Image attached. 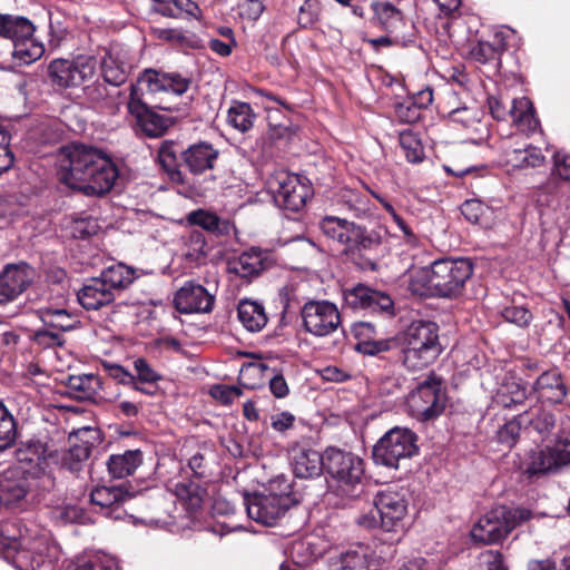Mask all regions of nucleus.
Listing matches in <instances>:
<instances>
[{"mask_svg":"<svg viewBox=\"0 0 570 570\" xmlns=\"http://www.w3.org/2000/svg\"><path fill=\"white\" fill-rule=\"evenodd\" d=\"M330 492L353 500L363 492L364 461L356 454L330 446L325 450Z\"/></svg>","mask_w":570,"mask_h":570,"instance_id":"nucleus-2","label":"nucleus"},{"mask_svg":"<svg viewBox=\"0 0 570 570\" xmlns=\"http://www.w3.org/2000/svg\"><path fill=\"white\" fill-rule=\"evenodd\" d=\"M35 271L27 263L8 265L0 274V304L14 301L31 284Z\"/></svg>","mask_w":570,"mask_h":570,"instance_id":"nucleus-18","label":"nucleus"},{"mask_svg":"<svg viewBox=\"0 0 570 570\" xmlns=\"http://www.w3.org/2000/svg\"><path fill=\"white\" fill-rule=\"evenodd\" d=\"M566 186L558 183L556 179L548 180L544 185L538 188L535 193V203L539 207L541 225L546 226L550 223V212H554L557 217L553 224L560 227L567 220L569 204L562 202L566 194Z\"/></svg>","mask_w":570,"mask_h":570,"instance_id":"nucleus-14","label":"nucleus"},{"mask_svg":"<svg viewBox=\"0 0 570 570\" xmlns=\"http://www.w3.org/2000/svg\"><path fill=\"white\" fill-rule=\"evenodd\" d=\"M94 166L86 177V181L80 185L79 191L88 196H100L108 193L116 179L118 178V169L112 160L102 151L94 160Z\"/></svg>","mask_w":570,"mask_h":570,"instance_id":"nucleus-16","label":"nucleus"},{"mask_svg":"<svg viewBox=\"0 0 570 570\" xmlns=\"http://www.w3.org/2000/svg\"><path fill=\"white\" fill-rule=\"evenodd\" d=\"M175 495L183 501L188 510H197L203 502L204 490L194 481H181L174 485Z\"/></svg>","mask_w":570,"mask_h":570,"instance_id":"nucleus-48","label":"nucleus"},{"mask_svg":"<svg viewBox=\"0 0 570 570\" xmlns=\"http://www.w3.org/2000/svg\"><path fill=\"white\" fill-rule=\"evenodd\" d=\"M322 4L320 0H305L298 9L297 23L301 29H313L320 20Z\"/></svg>","mask_w":570,"mask_h":570,"instance_id":"nucleus-53","label":"nucleus"},{"mask_svg":"<svg viewBox=\"0 0 570 570\" xmlns=\"http://www.w3.org/2000/svg\"><path fill=\"white\" fill-rule=\"evenodd\" d=\"M401 493H397L400 495V500L397 502L394 501V532L396 531V527L399 525L397 522L401 521V529L402 531H406L411 524V520H404L407 514V505L411 499V494L409 490H405L403 487H401Z\"/></svg>","mask_w":570,"mask_h":570,"instance_id":"nucleus-61","label":"nucleus"},{"mask_svg":"<svg viewBox=\"0 0 570 570\" xmlns=\"http://www.w3.org/2000/svg\"><path fill=\"white\" fill-rule=\"evenodd\" d=\"M158 163L173 180H179L181 174L177 169V157L173 142L161 144L158 150Z\"/></svg>","mask_w":570,"mask_h":570,"instance_id":"nucleus-54","label":"nucleus"},{"mask_svg":"<svg viewBox=\"0 0 570 570\" xmlns=\"http://www.w3.org/2000/svg\"><path fill=\"white\" fill-rule=\"evenodd\" d=\"M538 397L550 403H560L567 395V387L558 370L543 372L533 386Z\"/></svg>","mask_w":570,"mask_h":570,"instance_id":"nucleus-29","label":"nucleus"},{"mask_svg":"<svg viewBox=\"0 0 570 570\" xmlns=\"http://www.w3.org/2000/svg\"><path fill=\"white\" fill-rule=\"evenodd\" d=\"M187 220L190 225L199 226L216 235H228L234 228L229 220L220 219L215 213L204 209L189 213Z\"/></svg>","mask_w":570,"mask_h":570,"instance_id":"nucleus-37","label":"nucleus"},{"mask_svg":"<svg viewBox=\"0 0 570 570\" xmlns=\"http://www.w3.org/2000/svg\"><path fill=\"white\" fill-rule=\"evenodd\" d=\"M100 150L85 145H73L68 148V165L59 171V179L71 189L78 190L86 181L94 160Z\"/></svg>","mask_w":570,"mask_h":570,"instance_id":"nucleus-13","label":"nucleus"},{"mask_svg":"<svg viewBox=\"0 0 570 570\" xmlns=\"http://www.w3.org/2000/svg\"><path fill=\"white\" fill-rule=\"evenodd\" d=\"M397 82L394 77V83ZM433 102L432 89L426 87L414 94H411L403 82L394 87V107H429Z\"/></svg>","mask_w":570,"mask_h":570,"instance_id":"nucleus-42","label":"nucleus"},{"mask_svg":"<svg viewBox=\"0 0 570 570\" xmlns=\"http://www.w3.org/2000/svg\"><path fill=\"white\" fill-rule=\"evenodd\" d=\"M36 27L31 20L22 16L0 13V38L14 43L21 39L33 36Z\"/></svg>","mask_w":570,"mask_h":570,"instance_id":"nucleus-32","label":"nucleus"},{"mask_svg":"<svg viewBox=\"0 0 570 570\" xmlns=\"http://www.w3.org/2000/svg\"><path fill=\"white\" fill-rule=\"evenodd\" d=\"M18 436V425L12 413L0 401V452L10 449Z\"/></svg>","mask_w":570,"mask_h":570,"instance_id":"nucleus-46","label":"nucleus"},{"mask_svg":"<svg viewBox=\"0 0 570 570\" xmlns=\"http://www.w3.org/2000/svg\"><path fill=\"white\" fill-rule=\"evenodd\" d=\"M94 166L86 177V181L80 185L79 191L88 196H100L108 193L116 179L118 178V169L112 160L102 151L94 160Z\"/></svg>","mask_w":570,"mask_h":570,"instance_id":"nucleus-17","label":"nucleus"},{"mask_svg":"<svg viewBox=\"0 0 570 570\" xmlns=\"http://www.w3.org/2000/svg\"><path fill=\"white\" fill-rule=\"evenodd\" d=\"M219 151L206 141L190 145L181 153L183 164L194 175H200L214 168Z\"/></svg>","mask_w":570,"mask_h":570,"instance_id":"nucleus-24","label":"nucleus"},{"mask_svg":"<svg viewBox=\"0 0 570 570\" xmlns=\"http://www.w3.org/2000/svg\"><path fill=\"white\" fill-rule=\"evenodd\" d=\"M527 399L525 387L519 382L503 383L498 390L494 401L503 407H512L522 404Z\"/></svg>","mask_w":570,"mask_h":570,"instance_id":"nucleus-47","label":"nucleus"},{"mask_svg":"<svg viewBox=\"0 0 570 570\" xmlns=\"http://www.w3.org/2000/svg\"><path fill=\"white\" fill-rule=\"evenodd\" d=\"M357 523L365 528L380 525L385 531L392 530V495L390 492H377L374 509L368 514L358 518Z\"/></svg>","mask_w":570,"mask_h":570,"instance_id":"nucleus-28","label":"nucleus"},{"mask_svg":"<svg viewBox=\"0 0 570 570\" xmlns=\"http://www.w3.org/2000/svg\"><path fill=\"white\" fill-rule=\"evenodd\" d=\"M14 453L24 473L32 478H40L46 474L51 452L47 443L40 438L31 436L20 441Z\"/></svg>","mask_w":570,"mask_h":570,"instance_id":"nucleus-15","label":"nucleus"},{"mask_svg":"<svg viewBox=\"0 0 570 570\" xmlns=\"http://www.w3.org/2000/svg\"><path fill=\"white\" fill-rule=\"evenodd\" d=\"M135 119L136 129L150 138L163 136L174 125L173 118L155 109H129Z\"/></svg>","mask_w":570,"mask_h":570,"instance_id":"nucleus-26","label":"nucleus"},{"mask_svg":"<svg viewBox=\"0 0 570 570\" xmlns=\"http://www.w3.org/2000/svg\"><path fill=\"white\" fill-rule=\"evenodd\" d=\"M432 287L440 297H456L472 276L473 266L464 258L439 259L432 265Z\"/></svg>","mask_w":570,"mask_h":570,"instance_id":"nucleus-8","label":"nucleus"},{"mask_svg":"<svg viewBox=\"0 0 570 570\" xmlns=\"http://www.w3.org/2000/svg\"><path fill=\"white\" fill-rule=\"evenodd\" d=\"M446 401L443 380L434 373H430L419 381L416 387L409 393L405 407L410 415L424 422L441 415Z\"/></svg>","mask_w":570,"mask_h":570,"instance_id":"nucleus-5","label":"nucleus"},{"mask_svg":"<svg viewBox=\"0 0 570 570\" xmlns=\"http://www.w3.org/2000/svg\"><path fill=\"white\" fill-rule=\"evenodd\" d=\"M531 512L527 509H510L499 505L490 510L473 525L471 537L474 541L494 544L505 539L509 533L529 520Z\"/></svg>","mask_w":570,"mask_h":570,"instance_id":"nucleus-4","label":"nucleus"},{"mask_svg":"<svg viewBox=\"0 0 570 570\" xmlns=\"http://www.w3.org/2000/svg\"><path fill=\"white\" fill-rule=\"evenodd\" d=\"M190 85L191 78L188 76L147 68L139 73L137 82L130 85V100L127 107H150L142 101L144 89L150 94L164 91L181 96L189 89Z\"/></svg>","mask_w":570,"mask_h":570,"instance_id":"nucleus-6","label":"nucleus"},{"mask_svg":"<svg viewBox=\"0 0 570 570\" xmlns=\"http://www.w3.org/2000/svg\"><path fill=\"white\" fill-rule=\"evenodd\" d=\"M174 303L180 313H206L213 308L214 296L204 286L190 282L177 291Z\"/></svg>","mask_w":570,"mask_h":570,"instance_id":"nucleus-21","label":"nucleus"},{"mask_svg":"<svg viewBox=\"0 0 570 570\" xmlns=\"http://www.w3.org/2000/svg\"><path fill=\"white\" fill-rule=\"evenodd\" d=\"M10 55L16 65L24 66L30 65L41 58L45 48L40 42H37L33 36L21 39L10 45Z\"/></svg>","mask_w":570,"mask_h":570,"instance_id":"nucleus-41","label":"nucleus"},{"mask_svg":"<svg viewBox=\"0 0 570 570\" xmlns=\"http://www.w3.org/2000/svg\"><path fill=\"white\" fill-rule=\"evenodd\" d=\"M344 301L353 309L389 312L392 308V298L387 294L363 284L344 289Z\"/></svg>","mask_w":570,"mask_h":570,"instance_id":"nucleus-20","label":"nucleus"},{"mask_svg":"<svg viewBox=\"0 0 570 570\" xmlns=\"http://www.w3.org/2000/svg\"><path fill=\"white\" fill-rule=\"evenodd\" d=\"M157 38L190 49H203L202 40L195 35L186 36L180 29L165 28L156 31Z\"/></svg>","mask_w":570,"mask_h":570,"instance_id":"nucleus-50","label":"nucleus"},{"mask_svg":"<svg viewBox=\"0 0 570 570\" xmlns=\"http://www.w3.org/2000/svg\"><path fill=\"white\" fill-rule=\"evenodd\" d=\"M417 436L409 429L394 426V459L411 458L417 453Z\"/></svg>","mask_w":570,"mask_h":570,"instance_id":"nucleus-45","label":"nucleus"},{"mask_svg":"<svg viewBox=\"0 0 570 570\" xmlns=\"http://www.w3.org/2000/svg\"><path fill=\"white\" fill-rule=\"evenodd\" d=\"M0 556L19 570H55L57 548L45 530H27L13 523L0 524Z\"/></svg>","mask_w":570,"mask_h":570,"instance_id":"nucleus-1","label":"nucleus"},{"mask_svg":"<svg viewBox=\"0 0 570 570\" xmlns=\"http://www.w3.org/2000/svg\"><path fill=\"white\" fill-rule=\"evenodd\" d=\"M73 570H119L118 561L110 554L97 552L89 556Z\"/></svg>","mask_w":570,"mask_h":570,"instance_id":"nucleus-55","label":"nucleus"},{"mask_svg":"<svg viewBox=\"0 0 570 570\" xmlns=\"http://www.w3.org/2000/svg\"><path fill=\"white\" fill-rule=\"evenodd\" d=\"M91 449L87 443L76 444L63 455L62 461L70 471H78L80 464L88 460Z\"/></svg>","mask_w":570,"mask_h":570,"instance_id":"nucleus-60","label":"nucleus"},{"mask_svg":"<svg viewBox=\"0 0 570 570\" xmlns=\"http://www.w3.org/2000/svg\"><path fill=\"white\" fill-rule=\"evenodd\" d=\"M570 464V433L559 435L553 446L532 451L524 473L529 476L556 472Z\"/></svg>","mask_w":570,"mask_h":570,"instance_id":"nucleus-11","label":"nucleus"},{"mask_svg":"<svg viewBox=\"0 0 570 570\" xmlns=\"http://www.w3.org/2000/svg\"><path fill=\"white\" fill-rule=\"evenodd\" d=\"M400 287L417 296L435 295L432 287V266L411 269H404V275L400 278Z\"/></svg>","mask_w":570,"mask_h":570,"instance_id":"nucleus-31","label":"nucleus"},{"mask_svg":"<svg viewBox=\"0 0 570 570\" xmlns=\"http://www.w3.org/2000/svg\"><path fill=\"white\" fill-rule=\"evenodd\" d=\"M142 462V454L139 450H129L122 454H112L107 461L109 474L115 479H122L131 475Z\"/></svg>","mask_w":570,"mask_h":570,"instance_id":"nucleus-34","label":"nucleus"},{"mask_svg":"<svg viewBox=\"0 0 570 570\" xmlns=\"http://www.w3.org/2000/svg\"><path fill=\"white\" fill-rule=\"evenodd\" d=\"M471 570H508L499 551L487 550L479 554Z\"/></svg>","mask_w":570,"mask_h":570,"instance_id":"nucleus-59","label":"nucleus"},{"mask_svg":"<svg viewBox=\"0 0 570 570\" xmlns=\"http://www.w3.org/2000/svg\"><path fill=\"white\" fill-rule=\"evenodd\" d=\"M10 141V121L0 119V174L10 169L14 157L9 149Z\"/></svg>","mask_w":570,"mask_h":570,"instance_id":"nucleus-58","label":"nucleus"},{"mask_svg":"<svg viewBox=\"0 0 570 570\" xmlns=\"http://www.w3.org/2000/svg\"><path fill=\"white\" fill-rule=\"evenodd\" d=\"M277 483L284 484L279 493H254L244 498L248 517L257 523L267 527L275 525L293 504L289 495L291 484L283 479L282 481L274 480L272 487Z\"/></svg>","mask_w":570,"mask_h":570,"instance_id":"nucleus-7","label":"nucleus"},{"mask_svg":"<svg viewBox=\"0 0 570 570\" xmlns=\"http://www.w3.org/2000/svg\"><path fill=\"white\" fill-rule=\"evenodd\" d=\"M394 225L397 227L400 233L394 232V239L399 243L394 244V254L400 257L402 269H411L413 258L419 246V238L414 234L410 225H407L401 217L394 214Z\"/></svg>","mask_w":570,"mask_h":570,"instance_id":"nucleus-25","label":"nucleus"},{"mask_svg":"<svg viewBox=\"0 0 570 570\" xmlns=\"http://www.w3.org/2000/svg\"><path fill=\"white\" fill-rule=\"evenodd\" d=\"M275 204L291 212H298L311 196V186L296 174L278 173L271 181Z\"/></svg>","mask_w":570,"mask_h":570,"instance_id":"nucleus-10","label":"nucleus"},{"mask_svg":"<svg viewBox=\"0 0 570 570\" xmlns=\"http://www.w3.org/2000/svg\"><path fill=\"white\" fill-rule=\"evenodd\" d=\"M104 80L112 86H120L127 80L125 65L107 53L101 61Z\"/></svg>","mask_w":570,"mask_h":570,"instance_id":"nucleus-49","label":"nucleus"},{"mask_svg":"<svg viewBox=\"0 0 570 570\" xmlns=\"http://www.w3.org/2000/svg\"><path fill=\"white\" fill-rule=\"evenodd\" d=\"M188 249L185 256L190 262H200L206 257V240L203 234L194 232L188 238Z\"/></svg>","mask_w":570,"mask_h":570,"instance_id":"nucleus-64","label":"nucleus"},{"mask_svg":"<svg viewBox=\"0 0 570 570\" xmlns=\"http://www.w3.org/2000/svg\"><path fill=\"white\" fill-rule=\"evenodd\" d=\"M490 111L498 119L508 116L517 130L522 134L533 132L539 126L534 109H490Z\"/></svg>","mask_w":570,"mask_h":570,"instance_id":"nucleus-40","label":"nucleus"},{"mask_svg":"<svg viewBox=\"0 0 570 570\" xmlns=\"http://www.w3.org/2000/svg\"><path fill=\"white\" fill-rule=\"evenodd\" d=\"M252 109H227V122L235 129L244 132L253 126L254 115Z\"/></svg>","mask_w":570,"mask_h":570,"instance_id":"nucleus-62","label":"nucleus"},{"mask_svg":"<svg viewBox=\"0 0 570 570\" xmlns=\"http://www.w3.org/2000/svg\"><path fill=\"white\" fill-rule=\"evenodd\" d=\"M47 327L59 332H67L75 328L77 321L66 309H49L43 316Z\"/></svg>","mask_w":570,"mask_h":570,"instance_id":"nucleus-56","label":"nucleus"},{"mask_svg":"<svg viewBox=\"0 0 570 570\" xmlns=\"http://www.w3.org/2000/svg\"><path fill=\"white\" fill-rule=\"evenodd\" d=\"M301 314L304 328L315 336L331 335L341 325L338 308L328 301H309L304 304Z\"/></svg>","mask_w":570,"mask_h":570,"instance_id":"nucleus-12","label":"nucleus"},{"mask_svg":"<svg viewBox=\"0 0 570 570\" xmlns=\"http://www.w3.org/2000/svg\"><path fill=\"white\" fill-rule=\"evenodd\" d=\"M505 50L503 37L494 35L493 42L479 41L470 51L471 58L481 65H490L498 70L501 65V55Z\"/></svg>","mask_w":570,"mask_h":570,"instance_id":"nucleus-33","label":"nucleus"},{"mask_svg":"<svg viewBox=\"0 0 570 570\" xmlns=\"http://www.w3.org/2000/svg\"><path fill=\"white\" fill-rule=\"evenodd\" d=\"M372 458L376 465L392 466V429L387 430L375 443Z\"/></svg>","mask_w":570,"mask_h":570,"instance_id":"nucleus-57","label":"nucleus"},{"mask_svg":"<svg viewBox=\"0 0 570 570\" xmlns=\"http://www.w3.org/2000/svg\"><path fill=\"white\" fill-rule=\"evenodd\" d=\"M136 495L125 484L121 485H100L96 487L90 494V500L94 504L102 509H108L107 515L114 519H121L122 511L120 505L128 499Z\"/></svg>","mask_w":570,"mask_h":570,"instance_id":"nucleus-23","label":"nucleus"},{"mask_svg":"<svg viewBox=\"0 0 570 570\" xmlns=\"http://www.w3.org/2000/svg\"><path fill=\"white\" fill-rule=\"evenodd\" d=\"M490 208L478 199L465 200L461 206L462 215L471 223L487 226Z\"/></svg>","mask_w":570,"mask_h":570,"instance_id":"nucleus-52","label":"nucleus"},{"mask_svg":"<svg viewBox=\"0 0 570 570\" xmlns=\"http://www.w3.org/2000/svg\"><path fill=\"white\" fill-rule=\"evenodd\" d=\"M333 570H366L367 548L356 544L342 552L331 564Z\"/></svg>","mask_w":570,"mask_h":570,"instance_id":"nucleus-44","label":"nucleus"},{"mask_svg":"<svg viewBox=\"0 0 570 570\" xmlns=\"http://www.w3.org/2000/svg\"><path fill=\"white\" fill-rule=\"evenodd\" d=\"M520 422L525 429L535 431L542 439L549 436L556 425L554 415L541 406H533L520 414Z\"/></svg>","mask_w":570,"mask_h":570,"instance_id":"nucleus-35","label":"nucleus"},{"mask_svg":"<svg viewBox=\"0 0 570 570\" xmlns=\"http://www.w3.org/2000/svg\"><path fill=\"white\" fill-rule=\"evenodd\" d=\"M268 265V252L252 247L232 262L229 268L243 278H252L266 269Z\"/></svg>","mask_w":570,"mask_h":570,"instance_id":"nucleus-27","label":"nucleus"},{"mask_svg":"<svg viewBox=\"0 0 570 570\" xmlns=\"http://www.w3.org/2000/svg\"><path fill=\"white\" fill-rule=\"evenodd\" d=\"M502 317L520 327H527L532 321L531 312L524 306H509L502 309Z\"/></svg>","mask_w":570,"mask_h":570,"instance_id":"nucleus-63","label":"nucleus"},{"mask_svg":"<svg viewBox=\"0 0 570 570\" xmlns=\"http://www.w3.org/2000/svg\"><path fill=\"white\" fill-rule=\"evenodd\" d=\"M320 228L327 238L344 246L343 252L346 254L358 247L363 237L361 227L352 222L333 216L323 218Z\"/></svg>","mask_w":570,"mask_h":570,"instance_id":"nucleus-19","label":"nucleus"},{"mask_svg":"<svg viewBox=\"0 0 570 570\" xmlns=\"http://www.w3.org/2000/svg\"><path fill=\"white\" fill-rule=\"evenodd\" d=\"M289 455L291 466L296 478L312 479L325 472V452L321 454L309 448L294 446Z\"/></svg>","mask_w":570,"mask_h":570,"instance_id":"nucleus-22","label":"nucleus"},{"mask_svg":"<svg viewBox=\"0 0 570 570\" xmlns=\"http://www.w3.org/2000/svg\"><path fill=\"white\" fill-rule=\"evenodd\" d=\"M78 301L86 309H99L115 299L114 292L99 277L89 279L78 292Z\"/></svg>","mask_w":570,"mask_h":570,"instance_id":"nucleus-30","label":"nucleus"},{"mask_svg":"<svg viewBox=\"0 0 570 570\" xmlns=\"http://www.w3.org/2000/svg\"><path fill=\"white\" fill-rule=\"evenodd\" d=\"M238 320L249 332H259L267 323L264 307L257 302L243 299L237 308Z\"/></svg>","mask_w":570,"mask_h":570,"instance_id":"nucleus-38","label":"nucleus"},{"mask_svg":"<svg viewBox=\"0 0 570 570\" xmlns=\"http://www.w3.org/2000/svg\"><path fill=\"white\" fill-rule=\"evenodd\" d=\"M405 345L403 364L411 371L429 366L442 352L438 326L432 322H413L402 335Z\"/></svg>","mask_w":570,"mask_h":570,"instance_id":"nucleus-3","label":"nucleus"},{"mask_svg":"<svg viewBox=\"0 0 570 570\" xmlns=\"http://www.w3.org/2000/svg\"><path fill=\"white\" fill-rule=\"evenodd\" d=\"M66 386L72 397L85 401L95 399L101 389V382L94 374L70 375Z\"/></svg>","mask_w":570,"mask_h":570,"instance_id":"nucleus-36","label":"nucleus"},{"mask_svg":"<svg viewBox=\"0 0 570 570\" xmlns=\"http://www.w3.org/2000/svg\"><path fill=\"white\" fill-rule=\"evenodd\" d=\"M400 148L410 163L415 164L423 159V146L416 135L410 130L400 131Z\"/></svg>","mask_w":570,"mask_h":570,"instance_id":"nucleus-51","label":"nucleus"},{"mask_svg":"<svg viewBox=\"0 0 570 570\" xmlns=\"http://www.w3.org/2000/svg\"><path fill=\"white\" fill-rule=\"evenodd\" d=\"M99 278L110 292L114 289L126 288L136 278L135 271L129 266L119 263L105 268Z\"/></svg>","mask_w":570,"mask_h":570,"instance_id":"nucleus-43","label":"nucleus"},{"mask_svg":"<svg viewBox=\"0 0 570 570\" xmlns=\"http://www.w3.org/2000/svg\"><path fill=\"white\" fill-rule=\"evenodd\" d=\"M97 59L89 55H78L73 59H53L48 66V77L55 87L67 89L82 86L94 78Z\"/></svg>","mask_w":570,"mask_h":570,"instance_id":"nucleus-9","label":"nucleus"},{"mask_svg":"<svg viewBox=\"0 0 570 570\" xmlns=\"http://www.w3.org/2000/svg\"><path fill=\"white\" fill-rule=\"evenodd\" d=\"M505 163L512 168L539 167L544 163L541 149L532 145L505 150Z\"/></svg>","mask_w":570,"mask_h":570,"instance_id":"nucleus-39","label":"nucleus"}]
</instances>
